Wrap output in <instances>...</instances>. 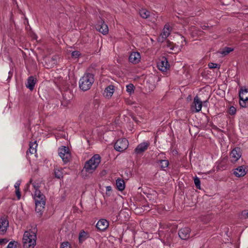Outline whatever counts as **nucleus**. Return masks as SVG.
<instances>
[{
  "label": "nucleus",
  "instance_id": "obj_8",
  "mask_svg": "<svg viewBox=\"0 0 248 248\" xmlns=\"http://www.w3.org/2000/svg\"><path fill=\"white\" fill-rule=\"evenodd\" d=\"M128 145V141L126 139H119L116 142L114 148L117 151L123 152L127 148Z\"/></svg>",
  "mask_w": 248,
  "mask_h": 248
},
{
  "label": "nucleus",
  "instance_id": "obj_3",
  "mask_svg": "<svg viewBox=\"0 0 248 248\" xmlns=\"http://www.w3.org/2000/svg\"><path fill=\"white\" fill-rule=\"evenodd\" d=\"M33 198L35 202V211L41 215L46 204L45 196L39 190L36 189Z\"/></svg>",
  "mask_w": 248,
  "mask_h": 248
},
{
  "label": "nucleus",
  "instance_id": "obj_26",
  "mask_svg": "<svg viewBox=\"0 0 248 248\" xmlns=\"http://www.w3.org/2000/svg\"><path fill=\"white\" fill-rule=\"evenodd\" d=\"M6 248H20V245L17 241H12L9 242Z\"/></svg>",
  "mask_w": 248,
  "mask_h": 248
},
{
  "label": "nucleus",
  "instance_id": "obj_34",
  "mask_svg": "<svg viewBox=\"0 0 248 248\" xmlns=\"http://www.w3.org/2000/svg\"><path fill=\"white\" fill-rule=\"evenodd\" d=\"M61 248H71V244L68 242H64L61 244Z\"/></svg>",
  "mask_w": 248,
  "mask_h": 248
},
{
  "label": "nucleus",
  "instance_id": "obj_21",
  "mask_svg": "<svg viewBox=\"0 0 248 248\" xmlns=\"http://www.w3.org/2000/svg\"><path fill=\"white\" fill-rule=\"evenodd\" d=\"M36 83V79L33 77H30L26 84V87L30 90H32Z\"/></svg>",
  "mask_w": 248,
  "mask_h": 248
},
{
  "label": "nucleus",
  "instance_id": "obj_25",
  "mask_svg": "<svg viewBox=\"0 0 248 248\" xmlns=\"http://www.w3.org/2000/svg\"><path fill=\"white\" fill-rule=\"evenodd\" d=\"M88 236H89L87 232H84V231L81 232L78 236L79 243H82L88 237Z\"/></svg>",
  "mask_w": 248,
  "mask_h": 248
},
{
  "label": "nucleus",
  "instance_id": "obj_7",
  "mask_svg": "<svg viewBox=\"0 0 248 248\" xmlns=\"http://www.w3.org/2000/svg\"><path fill=\"white\" fill-rule=\"evenodd\" d=\"M239 104L243 108L247 107L248 102V94L247 89L242 88L239 92Z\"/></svg>",
  "mask_w": 248,
  "mask_h": 248
},
{
  "label": "nucleus",
  "instance_id": "obj_11",
  "mask_svg": "<svg viewBox=\"0 0 248 248\" xmlns=\"http://www.w3.org/2000/svg\"><path fill=\"white\" fill-rule=\"evenodd\" d=\"M158 68L162 72H166L170 67L166 58H163L157 63Z\"/></svg>",
  "mask_w": 248,
  "mask_h": 248
},
{
  "label": "nucleus",
  "instance_id": "obj_44",
  "mask_svg": "<svg viewBox=\"0 0 248 248\" xmlns=\"http://www.w3.org/2000/svg\"><path fill=\"white\" fill-rule=\"evenodd\" d=\"M242 215L244 216H245V217L247 218L248 215V212L247 211H244L242 212Z\"/></svg>",
  "mask_w": 248,
  "mask_h": 248
},
{
  "label": "nucleus",
  "instance_id": "obj_30",
  "mask_svg": "<svg viewBox=\"0 0 248 248\" xmlns=\"http://www.w3.org/2000/svg\"><path fill=\"white\" fill-rule=\"evenodd\" d=\"M126 91L131 94L134 91V86L132 84H129L126 86Z\"/></svg>",
  "mask_w": 248,
  "mask_h": 248
},
{
  "label": "nucleus",
  "instance_id": "obj_41",
  "mask_svg": "<svg viewBox=\"0 0 248 248\" xmlns=\"http://www.w3.org/2000/svg\"><path fill=\"white\" fill-rule=\"evenodd\" d=\"M16 194L17 197V199L19 200L21 198V194L19 189L16 190Z\"/></svg>",
  "mask_w": 248,
  "mask_h": 248
},
{
  "label": "nucleus",
  "instance_id": "obj_29",
  "mask_svg": "<svg viewBox=\"0 0 248 248\" xmlns=\"http://www.w3.org/2000/svg\"><path fill=\"white\" fill-rule=\"evenodd\" d=\"M233 50V48L229 47H225L222 50L220 51V53L223 55H226L230 53Z\"/></svg>",
  "mask_w": 248,
  "mask_h": 248
},
{
  "label": "nucleus",
  "instance_id": "obj_36",
  "mask_svg": "<svg viewBox=\"0 0 248 248\" xmlns=\"http://www.w3.org/2000/svg\"><path fill=\"white\" fill-rule=\"evenodd\" d=\"M112 192V187L110 186H107L106 187V194L108 196H109L111 195Z\"/></svg>",
  "mask_w": 248,
  "mask_h": 248
},
{
  "label": "nucleus",
  "instance_id": "obj_39",
  "mask_svg": "<svg viewBox=\"0 0 248 248\" xmlns=\"http://www.w3.org/2000/svg\"><path fill=\"white\" fill-rule=\"evenodd\" d=\"M56 63V61L54 59H51V63H49L47 65V67L48 68L49 67L53 66Z\"/></svg>",
  "mask_w": 248,
  "mask_h": 248
},
{
  "label": "nucleus",
  "instance_id": "obj_14",
  "mask_svg": "<svg viewBox=\"0 0 248 248\" xmlns=\"http://www.w3.org/2000/svg\"><path fill=\"white\" fill-rule=\"evenodd\" d=\"M140 53L138 52H132L129 57L130 62L134 64L138 63L140 62Z\"/></svg>",
  "mask_w": 248,
  "mask_h": 248
},
{
  "label": "nucleus",
  "instance_id": "obj_45",
  "mask_svg": "<svg viewBox=\"0 0 248 248\" xmlns=\"http://www.w3.org/2000/svg\"><path fill=\"white\" fill-rule=\"evenodd\" d=\"M49 60L48 59L46 58V61Z\"/></svg>",
  "mask_w": 248,
  "mask_h": 248
},
{
  "label": "nucleus",
  "instance_id": "obj_9",
  "mask_svg": "<svg viewBox=\"0 0 248 248\" xmlns=\"http://www.w3.org/2000/svg\"><path fill=\"white\" fill-rule=\"evenodd\" d=\"M242 152L239 148L233 149L230 154V160L232 163H235L241 157Z\"/></svg>",
  "mask_w": 248,
  "mask_h": 248
},
{
  "label": "nucleus",
  "instance_id": "obj_19",
  "mask_svg": "<svg viewBox=\"0 0 248 248\" xmlns=\"http://www.w3.org/2000/svg\"><path fill=\"white\" fill-rule=\"evenodd\" d=\"M190 229L185 227L179 231V236L182 239H186L189 237Z\"/></svg>",
  "mask_w": 248,
  "mask_h": 248
},
{
  "label": "nucleus",
  "instance_id": "obj_24",
  "mask_svg": "<svg viewBox=\"0 0 248 248\" xmlns=\"http://www.w3.org/2000/svg\"><path fill=\"white\" fill-rule=\"evenodd\" d=\"M116 185L117 188L120 191L123 190L125 188V183L124 180L118 179L116 180Z\"/></svg>",
  "mask_w": 248,
  "mask_h": 248
},
{
  "label": "nucleus",
  "instance_id": "obj_42",
  "mask_svg": "<svg viewBox=\"0 0 248 248\" xmlns=\"http://www.w3.org/2000/svg\"><path fill=\"white\" fill-rule=\"evenodd\" d=\"M20 185V182L18 181L15 184V187L16 190L19 189V186Z\"/></svg>",
  "mask_w": 248,
  "mask_h": 248
},
{
  "label": "nucleus",
  "instance_id": "obj_31",
  "mask_svg": "<svg viewBox=\"0 0 248 248\" xmlns=\"http://www.w3.org/2000/svg\"><path fill=\"white\" fill-rule=\"evenodd\" d=\"M169 165V162L167 160H162L160 161V166L162 169L166 168Z\"/></svg>",
  "mask_w": 248,
  "mask_h": 248
},
{
  "label": "nucleus",
  "instance_id": "obj_35",
  "mask_svg": "<svg viewBox=\"0 0 248 248\" xmlns=\"http://www.w3.org/2000/svg\"><path fill=\"white\" fill-rule=\"evenodd\" d=\"M236 109L235 107L233 106H231L230 107L228 112L230 115H234L236 113Z\"/></svg>",
  "mask_w": 248,
  "mask_h": 248
},
{
  "label": "nucleus",
  "instance_id": "obj_2",
  "mask_svg": "<svg viewBox=\"0 0 248 248\" xmlns=\"http://www.w3.org/2000/svg\"><path fill=\"white\" fill-rule=\"evenodd\" d=\"M22 243L23 248H34L36 244V234L32 231H26L24 232Z\"/></svg>",
  "mask_w": 248,
  "mask_h": 248
},
{
  "label": "nucleus",
  "instance_id": "obj_38",
  "mask_svg": "<svg viewBox=\"0 0 248 248\" xmlns=\"http://www.w3.org/2000/svg\"><path fill=\"white\" fill-rule=\"evenodd\" d=\"M221 2L223 4L228 5L232 3L233 2V0H222Z\"/></svg>",
  "mask_w": 248,
  "mask_h": 248
},
{
  "label": "nucleus",
  "instance_id": "obj_23",
  "mask_svg": "<svg viewBox=\"0 0 248 248\" xmlns=\"http://www.w3.org/2000/svg\"><path fill=\"white\" fill-rule=\"evenodd\" d=\"M37 144L36 143V141H35L34 142H31L30 143V147H29V153L31 154H34L36 153Z\"/></svg>",
  "mask_w": 248,
  "mask_h": 248
},
{
  "label": "nucleus",
  "instance_id": "obj_33",
  "mask_svg": "<svg viewBox=\"0 0 248 248\" xmlns=\"http://www.w3.org/2000/svg\"><path fill=\"white\" fill-rule=\"evenodd\" d=\"M208 67L210 69H213V68L219 69L220 68V66L218 64H217V63H213V62L209 63Z\"/></svg>",
  "mask_w": 248,
  "mask_h": 248
},
{
  "label": "nucleus",
  "instance_id": "obj_13",
  "mask_svg": "<svg viewBox=\"0 0 248 248\" xmlns=\"http://www.w3.org/2000/svg\"><path fill=\"white\" fill-rule=\"evenodd\" d=\"M170 32V29L169 25H166L163 29L162 32L158 37V41L162 42L167 37L169 36Z\"/></svg>",
  "mask_w": 248,
  "mask_h": 248
},
{
  "label": "nucleus",
  "instance_id": "obj_16",
  "mask_svg": "<svg viewBox=\"0 0 248 248\" xmlns=\"http://www.w3.org/2000/svg\"><path fill=\"white\" fill-rule=\"evenodd\" d=\"M149 144L147 142H143L139 144L135 149L137 154H140L145 152L148 148Z\"/></svg>",
  "mask_w": 248,
  "mask_h": 248
},
{
  "label": "nucleus",
  "instance_id": "obj_27",
  "mask_svg": "<svg viewBox=\"0 0 248 248\" xmlns=\"http://www.w3.org/2000/svg\"><path fill=\"white\" fill-rule=\"evenodd\" d=\"M140 16L144 18H147L150 15V12L146 9H141L140 11Z\"/></svg>",
  "mask_w": 248,
  "mask_h": 248
},
{
  "label": "nucleus",
  "instance_id": "obj_18",
  "mask_svg": "<svg viewBox=\"0 0 248 248\" xmlns=\"http://www.w3.org/2000/svg\"><path fill=\"white\" fill-rule=\"evenodd\" d=\"M95 28L99 32L102 33L103 34H106L108 33V28L105 22H101L100 23L97 24L95 26Z\"/></svg>",
  "mask_w": 248,
  "mask_h": 248
},
{
  "label": "nucleus",
  "instance_id": "obj_10",
  "mask_svg": "<svg viewBox=\"0 0 248 248\" xmlns=\"http://www.w3.org/2000/svg\"><path fill=\"white\" fill-rule=\"evenodd\" d=\"M9 227V221L5 217L0 218V234H4Z\"/></svg>",
  "mask_w": 248,
  "mask_h": 248
},
{
  "label": "nucleus",
  "instance_id": "obj_32",
  "mask_svg": "<svg viewBox=\"0 0 248 248\" xmlns=\"http://www.w3.org/2000/svg\"><path fill=\"white\" fill-rule=\"evenodd\" d=\"M194 181L196 187L198 189H201V182L200 179L198 177H195Z\"/></svg>",
  "mask_w": 248,
  "mask_h": 248
},
{
  "label": "nucleus",
  "instance_id": "obj_22",
  "mask_svg": "<svg viewBox=\"0 0 248 248\" xmlns=\"http://www.w3.org/2000/svg\"><path fill=\"white\" fill-rule=\"evenodd\" d=\"M189 31L193 36H198L201 34V31L197 30V28L193 25L189 27Z\"/></svg>",
  "mask_w": 248,
  "mask_h": 248
},
{
  "label": "nucleus",
  "instance_id": "obj_43",
  "mask_svg": "<svg viewBox=\"0 0 248 248\" xmlns=\"http://www.w3.org/2000/svg\"><path fill=\"white\" fill-rule=\"evenodd\" d=\"M33 186L34 187V188L35 189V191L36 189H38V188L40 187V186L38 184H36L35 183H33L32 184Z\"/></svg>",
  "mask_w": 248,
  "mask_h": 248
},
{
  "label": "nucleus",
  "instance_id": "obj_6",
  "mask_svg": "<svg viewBox=\"0 0 248 248\" xmlns=\"http://www.w3.org/2000/svg\"><path fill=\"white\" fill-rule=\"evenodd\" d=\"M58 153L60 157L64 163L68 162L71 158V153L68 147L62 146L59 148Z\"/></svg>",
  "mask_w": 248,
  "mask_h": 248
},
{
  "label": "nucleus",
  "instance_id": "obj_4",
  "mask_svg": "<svg viewBox=\"0 0 248 248\" xmlns=\"http://www.w3.org/2000/svg\"><path fill=\"white\" fill-rule=\"evenodd\" d=\"M175 38L176 40H180L181 41V43H180L179 42H177V44L176 43L174 44L172 42H171L170 41H167V47L170 49V53H176L179 52L181 51L182 47L184 45V42H185V39L182 36L177 34L176 35Z\"/></svg>",
  "mask_w": 248,
  "mask_h": 248
},
{
  "label": "nucleus",
  "instance_id": "obj_40",
  "mask_svg": "<svg viewBox=\"0 0 248 248\" xmlns=\"http://www.w3.org/2000/svg\"><path fill=\"white\" fill-rule=\"evenodd\" d=\"M8 240L6 238L0 239V245H2L6 244Z\"/></svg>",
  "mask_w": 248,
  "mask_h": 248
},
{
  "label": "nucleus",
  "instance_id": "obj_12",
  "mask_svg": "<svg viewBox=\"0 0 248 248\" xmlns=\"http://www.w3.org/2000/svg\"><path fill=\"white\" fill-rule=\"evenodd\" d=\"M202 103L199 98L197 96L194 97L192 109H195V112H200L202 108Z\"/></svg>",
  "mask_w": 248,
  "mask_h": 248
},
{
  "label": "nucleus",
  "instance_id": "obj_28",
  "mask_svg": "<svg viewBox=\"0 0 248 248\" xmlns=\"http://www.w3.org/2000/svg\"><path fill=\"white\" fill-rule=\"evenodd\" d=\"M54 173L55 177L59 179L62 178L63 174L62 172V170L59 169H55Z\"/></svg>",
  "mask_w": 248,
  "mask_h": 248
},
{
  "label": "nucleus",
  "instance_id": "obj_1",
  "mask_svg": "<svg viewBox=\"0 0 248 248\" xmlns=\"http://www.w3.org/2000/svg\"><path fill=\"white\" fill-rule=\"evenodd\" d=\"M101 162V157L99 155L95 154L89 160L86 162L82 171V175L84 177L90 176L97 169Z\"/></svg>",
  "mask_w": 248,
  "mask_h": 248
},
{
  "label": "nucleus",
  "instance_id": "obj_37",
  "mask_svg": "<svg viewBox=\"0 0 248 248\" xmlns=\"http://www.w3.org/2000/svg\"><path fill=\"white\" fill-rule=\"evenodd\" d=\"M80 55V53L78 51H74L72 52V57L73 58H77Z\"/></svg>",
  "mask_w": 248,
  "mask_h": 248
},
{
  "label": "nucleus",
  "instance_id": "obj_5",
  "mask_svg": "<svg viewBox=\"0 0 248 248\" xmlns=\"http://www.w3.org/2000/svg\"><path fill=\"white\" fill-rule=\"evenodd\" d=\"M94 82L93 76L91 74H85L79 80V88L83 91L89 90Z\"/></svg>",
  "mask_w": 248,
  "mask_h": 248
},
{
  "label": "nucleus",
  "instance_id": "obj_46",
  "mask_svg": "<svg viewBox=\"0 0 248 248\" xmlns=\"http://www.w3.org/2000/svg\"><path fill=\"white\" fill-rule=\"evenodd\" d=\"M205 27H206V26H204V28H203V29H205Z\"/></svg>",
  "mask_w": 248,
  "mask_h": 248
},
{
  "label": "nucleus",
  "instance_id": "obj_15",
  "mask_svg": "<svg viewBox=\"0 0 248 248\" xmlns=\"http://www.w3.org/2000/svg\"><path fill=\"white\" fill-rule=\"evenodd\" d=\"M246 173V168L242 166L233 170V173L237 177L244 176Z\"/></svg>",
  "mask_w": 248,
  "mask_h": 248
},
{
  "label": "nucleus",
  "instance_id": "obj_20",
  "mask_svg": "<svg viewBox=\"0 0 248 248\" xmlns=\"http://www.w3.org/2000/svg\"><path fill=\"white\" fill-rule=\"evenodd\" d=\"M114 92V87L113 85L108 86L105 90L104 95L106 98H110L113 95Z\"/></svg>",
  "mask_w": 248,
  "mask_h": 248
},
{
  "label": "nucleus",
  "instance_id": "obj_17",
  "mask_svg": "<svg viewBox=\"0 0 248 248\" xmlns=\"http://www.w3.org/2000/svg\"><path fill=\"white\" fill-rule=\"evenodd\" d=\"M108 222L105 219H100L96 224V227L100 231H104L108 227Z\"/></svg>",
  "mask_w": 248,
  "mask_h": 248
}]
</instances>
